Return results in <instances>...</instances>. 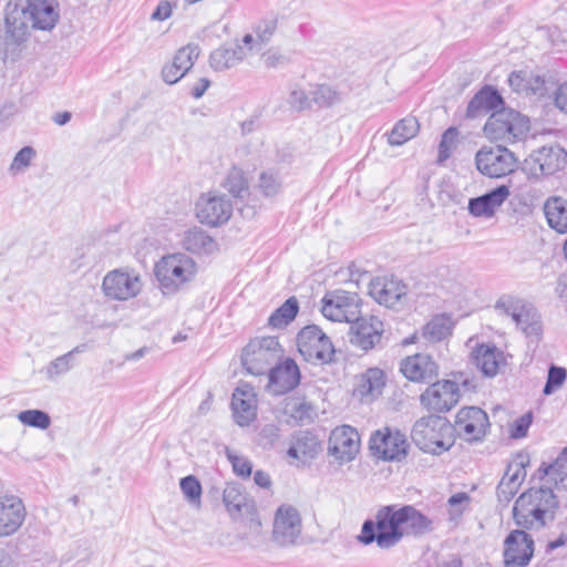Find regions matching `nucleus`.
Here are the masks:
<instances>
[{
    "mask_svg": "<svg viewBox=\"0 0 567 567\" xmlns=\"http://www.w3.org/2000/svg\"><path fill=\"white\" fill-rule=\"evenodd\" d=\"M405 536L402 508L396 505L381 507L375 514V522L368 519L363 523L360 543L369 545L377 543L381 549H390Z\"/></svg>",
    "mask_w": 567,
    "mask_h": 567,
    "instance_id": "1",
    "label": "nucleus"
},
{
    "mask_svg": "<svg viewBox=\"0 0 567 567\" xmlns=\"http://www.w3.org/2000/svg\"><path fill=\"white\" fill-rule=\"evenodd\" d=\"M415 445L426 453L440 455L453 444V427L443 417L429 415L417 420L411 431Z\"/></svg>",
    "mask_w": 567,
    "mask_h": 567,
    "instance_id": "2",
    "label": "nucleus"
},
{
    "mask_svg": "<svg viewBox=\"0 0 567 567\" xmlns=\"http://www.w3.org/2000/svg\"><path fill=\"white\" fill-rule=\"evenodd\" d=\"M282 355L284 349L277 337H257L243 349L241 364L248 373L264 375Z\"/></svg>",
    "mask_w": 567,
    "mask_h": 567,
    "instance_id": "3",
    "label": "nucleus"
},
{
    "mask_svg": "<svg viewBox=\"0 0 567 567\" xmlns=\"http://www.w3.org/2000/svg\"><path fill=\"white\" fill-rule=\"evenodd\" d=\"M529 131V121L513 109H501L484 125L486 137L494 142L515 143Z\"/></svg>",
    "mask_w": 567,
    "mask_h": 567,
    "instance_id": "4",
    "label": "nucleus"
},
{
    "mask_svg": "<svg viewBox=\"0 0 567 567\" xmlns=\"http://www.w3.org/2000/svg\"><path fill=\"white\" fill-rule=\"evenodd\" d=\"M196 272L194 260L184 255L175 254L163 257L155 266V276L159 288L165 295L175 293Z\"/></svg>",
    "mask_w": 567,
    "mask_h": 567,
    "instance_id": "5",
    "label": "nucleus"
},
{
    "mask_svg": "<svg viewBox=\"0 0 567 567\" xmlns=\"http://www.w3.org/2000/svg\"><path fill=\"white\" fill-rule=\"evenodd\" d=\"M297 347L303 359L313 364L330 363L336 353L331 339L316 324L306 326L299 331Z\"/></svg>",
    "mask_w": 567,
    "mask_h": 567,
    "instance_id": "6",
    "label": "nucleus"
},
{
    "mask_svg": "<svg viewBox=\"0 0 567 567\" xmlns=\"http://www.w3.org/2000/svg\"><path fill=\"white\" fill-rule=\"evenodd\" d=\"M302 518L299 509L290 504L280 505L274 516L271 540L275 545L288 548L300 544Z\"/></svg>",
    "mask_w": 567,
    "mask_h": 567,
    "instance_id": "7",
    "label": "nucleus"
},
{
    "mask_svg": "<svg viewBox=\"0 0 567 567\" xmlns=\"http://www.w3.org/2000/svg\"><path fill=\"white\" fill-rule=\"evenodd\" d=\"M495 309L501 316L509 317L526 336L538 337L542 333L540 316L532 305L504 296L497 300Z\"/></svg>",
    "mask_w": 567,
    "mask_h": 567,
    "instance_id": "8",
    "label": "nucleus"
},
{
    "mask_svg": "<svg viewBox=\"0 0 567 567\" xmlns=\"http://www.w3.org/2000/svg\"><path fill=\"white\" fill-rule=\"evenodd\" d=\"M198 220L210 227L226 224L233 215V204L225 194L208 192L202 194L195 205Z\"/></svg>",
    "mask_w": 567,
    "mask_h": 567,
    "instance_id": "9",
    "label": "nucleus"
},
{
    "mask_svg": "<svg viewBox=\"0 0 567 567\" xmlns=\"http://www.w3.org/2000/svg\"><path fill=\"white\" fill-rule=\"evenodd\" d=\"M321 312L331 321L353 323L361 313L360 298L343 290L329 292L322 299Z\"/></svg>",
    "mask_w": 567,
    "mask_h": 567,
    "instance_id": "10",
    "label": "nucleus"
},
{
    "mask_svg": "<svg viewBox=\"0 0 567 567\" xmlns=\"http://www.w3.org/2000/svg\"><path fill=\"white\" fill-rule=\"evenodd\" d=\"M141 277L135 271L115 269L105 275L102 282L104 295L113 300L126 301L142 290Z\"/></svg>",
    "mask_w": 567,
    "mask_h": 567,
    "instance_id": "11",
    "label": "nucleus"
},
{
    "mask_svg": "<svg viewBox=\"0 0 567 567\" xmlns=\"http://www.w3.org/2000/svg\"><path fill=\"white\" fill-rule=\"evenodd\" d=\"M476 168L492 178L503 177L515 168L514 154L504 146L483 147L475 156Z\"/></svg>",
    "mask_w": 567,
    "mask_h": 567,
    "instance_id": "12",
    "label": "nucleus"
},
{
    "mask_svg": "<svg viewBox=\"0 0 567 567\" xmlns=\"http://www.w3.org/2000/svg\"><path fill=\"white\" fill-rule=\"evenodd\" d=\"M370 449L380 458L401 461L408 454L409 443L405 434L398 430L384 427L371 436Z\"/></svg>",
    "mask_w": 567,
    "mask_h": 567,
    "instance_id": "13",
    "label": "nucleus"
},
{
    "mask_svg": "<svg viewBox=\"0 0 567 567\" xmlns=\"http://www.w3.org/2000/svg\"><path fill=\"white\" fill-rule=\"evenodd\" d=\"M534 554V540L524 530H512L504 540V567H526Z\"/></svg>",
    "mask_w": 567,
    "mask_h": 567,
    "instance_id": "14",
    "label": "nucleus"
},
{
    "mask_svg": "<svg viewBox=\"0 0 567 567\" xmlns=\"http://www.w3.org/2000/svg\"><path fill=\"white\" fill-rule=\"evenodd\" d=\"M487 426V414L477 406H468L457 412L452 427L460 437L473 442L484 437Z\"/></svg>",
    "mask_w": 567,
    "mask_h": 567,
    "instance_id": "15",
    "label": "nucleus"
},
{
    "mask_svg": "<svg viewBox=\"0 0 567 567\" xmlns=\"http://www.w3.org/2000/svg\"><path fill=\"white\" fill-rule=\"evenodd\" d=\"M460 399L457 383L443 380L431 384L422 394L421 403L435 412H445L451 410Z\"/></svg>",
    "mask_w": 567,
    "mask_h": 567,
    "instance_id": "16",
    "label": "nucleus"
},
{
    "mask_svg": "<svg viewBox=\"0 0 567 567\" xmlns=\"http://www.w3.org/2000/svg\"><path fill=\"white\" fill-rule=\"evenodd\" d=\"M566 152L558 145L544 146L533 152L526 159L530 173L537 175H553L566 165Z\"/></svg>",
    "mask_w": 567,
    "mask_h": 567,
    "instance_id": "17",
    "label": "nucleus"
},
{
    "mask_svg": "<svg viewBox=\"0 0 567 567\" xmlns=\"http://www.w3.org/2000/svg\"><path fill=\"white\" fill-rule=\"evenodd\" d=\"M359 434L349 426L343 425L336 427L329 437V454L334 456L340 463H348L352 461L359 451Z\"/></svg>",
    "mask_w": 567,
    "mask_h": 567,
    "instance_id": "18",
    "label": "nucleus"
},
{
    "mask_svg": "<svg viewBox=\"0 0 567 567\" xmlns=\"http://www.w3.org/2000/svg\"><path fill=\"white\" fill-rule=\"evenodd\" d=\"M268 390L275 395H282L297 388L300 382V370L292 359L276 363L267 372Z\"/></svg>",
    "mask_w": 567,
    "mask_h": 567,
    "instance_id": "19",
    "label": "nucleus"
},
{
    "mask_svg": "<svg viewBox=\"0 0 567 567\" xmlns=\"http://www.w3.org/2000/svg\"><path fill=\"white\" fill-rule=\"evenodd\" d=\"M383 333V323L377 317L362 318L358 317V319L351 323L350 327V342L364 350L368 351L374 348L382 338Z\"/></svg>",
    "mask_w": 567,
    "mask_h": 567,
    "instance_id": "20",
    "label": "nucleus"
},
{
    "mask_svg": "<svg viewBox=\"0 0 567 567\" xmlns=\"http://www.w3.org/2000/svg\"><path fill=\"white\" fill-rule=\"evenodd\" d=\"M369 295L378 303L393 308L406 296V286L393 277H378L370 282Z\"/></svg>",
    "mask_w": 567,
    "mask_h": 567,
    "instance_id": "21",
    "label": "nucleus"
},
{
    "mask_svg": "<svg viewBox=\"0 0 567 567\" xmlns=\"http://www.w3.org/2000/svg\"><path fill=\"white\" fill-rule=\"evenodd\" d=\"M400 371L413 382H431L437 377L439 367L429 354L417 353L403 359Z\"/></svg>",
    "mask_w": 567,
    "mask_h": 567,
    "instance_id": "22",
    "label": "nucleus"
},
{
    "mask_svg": "<svg viewBox=\"0 0 567 567\" xmlns=\"http://www.w3.org/2000/svg\"><path fill=\"white\" fill-rule=\"evenodd\" d=\"M25 518V507L18 496L7 495L0 499V536L14 534Z\"/></svg>",
    "mask_w": 567,
    "mask_h": 567,
    "instance_id": "23",
    "label": "nucleus"
},
{
    "mask_svg": "<svg viewBox=\"0 0 567 567\" xmlns=\"http://www.w3.org/2000/svg\"><path fill=\"white\" fill-rule=\"evenodd\" d=\"M526 456L518 455L516 460L508 464L503 478L497 486V497L499 502L508 503L518 492L520 484L526 477Z\"/></svg>",
    "mask_w": 567,
    "mask_h": 567,
    "instance_id": "24",
    "label": "nucleus"
},
{
    "mask_svg": "<svg viewBox=\"0 0 567 567\" xmlns=\"http://www.w3.org/2000/svg\"><path fill=\"white\" fill-rule=\"evenodd\" d=\"M231 410L238 425H249L257 416V398L254 389L248 385L237 388L233 393Z\"/></svg>",
    "mask_w": 567,
    "mask_h": 567,
    "instance_id": "25",
    "label": "nucleus"
},
{
    "mask_svg": "<svg viewBox=\"0 0 567 567\" xmlns=\"http://www.w3.org/2000/svg\"><path fill=\"white\" fill-rule=\"evenodd\" d=\"M24 8L31 18L33 29L48 31L59 21L56 0H28Z\"/></svg>",
    "mask_w": 567,
    "mask_h": 567,
    "instance_id": "26",
    "label": "nucleus"
},
{
    "mask_svg": "<svg viewBox=\"0 0 567 567\" xmlns=\"http://www.w3.org/2000/svg\"><path fill=\"white\" fill-rule=\"evenodd\" d=\"M32 28L31 18L23 6L8 3L6 9V29L8 38L16 44L27 40Z\"/></svg>",
    "mask_w": 567,
    "mask_h": 567,
    "instance_id": "27",
    "label": "nucleus"
},
{
    "mask_svg": "<svg viewBox=\"0 0 567 567\" xmlns=\"http://www.w3.org/2000/svg\"><path fill=\"white\" fill-rule=\"evenodd\" d=\"M515 523L526 529H539L553 518L544 513V509L535 507L528 497L519 496L513 508Z\"/></svg>",
    "mask_w": 567,
    "mask_h": 567,
    "instance_id": "28",
    "label": "nucleus"
},
{
    "mask_svg": "<svg viewBox=\"0 0 567 567\" xmlns=\"http://www.w3.org/2000/svg\"><path fill=\"white\" fill-rule=\"evenodd\" d=\"M508 196V187L504 185L498 186L482 196L471 198L468 202V212L475 217H492Z\"/></svg>",
    "mask_w": 567,
    "mask_h": 567,
    "instance_id": "29",
    "label": "nucleus"
},
{
    "mask_svg": "<svg viewBox=\"0 0 567 567\" xmlns=\"http://www.w3.org/2000/svg\"><path fill=\"white\" fill-rule=\"evenodd\" d=\"M320 443L316 435L308 431H299L291 437L287 455L301 463H306L317 456Z\"/></svg>",
    "mask_w": 567,
    "mask_h": 567,
    "instance_id": "30",
    "label": "nucleus"
},
{
    "mask_svg": "<svg viewBox=\"0 0 567 567\" xmlns=\"http://www.w3.org/2000/svg\"><path fill=\"white\" fill-rule=\"evenodd\" d=\"M249 53L245 44L224 45L212 52L210 66L215 71H225L238 65Z\"/></svg>",
    "mask_w": 567,
    "mask_h": 567,
    "instance_id": "31",
    "label": "nucleus"
},
{
    "mask_svg": "<svg viewBox=\"0 0 567 567\" xmlns=\"http://www.w3.org/2000/svg\"><path fill=\"white\" fill-rule=\"evenodd\" d=\"M474 364L486 377H494L497 374L502 363H504V355L495 346L481 344L472 352Z\"/></svg>",
    "mask_w": 567,
    "mask_h": 567,
    "instance_id": "32",
    "label": "nucleus"
},
{
    "mask_svg": "<svg viewBox=\"0 0 567 567\" xmlns=\"http://www.w3.org/2000/svg\"><path fill=\"white\" fill-rule=\"evenodd\" d=\"M504 101L499 93L489 86H485L477 92L470 101L466 110V116L475 118L487 114L492 110H496L503 105Z\"/></svg>",
    "mask_w": 567,
    "mask_h": 567,
    "instance_id": "33",
    "label": "nucleus"
},
{
    "mask_svg": "<svg viewBox=\"0 0 567 567\" xmlns=\"http://www.w3.org/2000/svg\"><path fill=\"white\" fill-rule=\"evenodd\" d=\"M223 502L234 518L249 513L254 508V502L240 489L237 484H227L223 492Z\"/></svg>",
    "mask_w": 567,
    "mask_h": 567,
    "instance_id": "34",
    "label": "nucleus"
},
{
    "mask_svg": "<svg viewBox=\"0 0 567 567\" xmlns=\"http://www.w3.org/2000/svg\"><path fill=\"white\" fill-rule=\"evenodd\" d=\"M384 373L378 368L368 369L355 385L354 392L365 400H373L381 394L384 386Z\"/></svg>",
    "mask_w": 567,
    "mask_h": 567,
    "instance_id": "35",
    "label": "nucleus"
},
{
    "mask_svg": "<svg viewBox=\"0 0 567 567\" xmlns=\"http://www.w3.org/2000/svg\"><path fill=\"white\" fill-rule=\"evenodd\" d=\"M84 351V346H76L69 352L50 361L42 370L45 379L55 382L74 368L75 355Z\"/></svg>",
    "mask_w": 567,
    "mask_h": 567,
    "instance_id": "36",
    "label": "nucleus"
},
{
    "mask_svg": "<svg viewBox=\"0 0 567 567\" xmlns=\"http://www.w3.org/2000/svg\"><path fill=\"white\" fill-rule=\"evenodd\" d=\"M277 29V21L274 19L260 22L254 33H248L243 38V43L249 52H260L268 44Z\"/></svg>",
    "mask_w": 567,
    "mask_h": 567,
    "instance_id": "37",
    "label": "nucleus"
},
{
    "mask_svg": "<svg viewBox=\"0 0 567 567\" xmlns=\"http://www.w3.org/2000/svg\"><path fill=\"white\" fill-rule=\"evenodd\" d=\"M406 535H423L433 530V522L411 505L401 506Z\"/></svg>",
    "mask_w": 567,
    "mask_h": 567,
    "instance_id": "38",
    "label": "nucleus"
},
{
    "mask_svg": "<svg viewBox=\"0 0 567 567\" xmlns=\"http://www.w3.org/2000/svg\"><path fill=\"white\" fill-rule=\"evenodd\" d=\"M544 212L549 226L559 233L567 230V200L551 197L546 200Z\"/></svg>",
    "mask_w": 567,
    "mask_h": 567,
    "instance_id": "39",
    "label": "nucleus"
},
{
    "mask_svg": "<svg viewBox=\"0 0 567 567\" xmlns=\"http://www.w3.org/2000/svg\"><path fill=\"white\" fill-rule=\"evenodd\" d=\"M183 246L194 254H210L216 249V241L200 228H193L185 233Z\"/></svg>",
    "mask_w": 567,
    "mask_h": 567,
    "instance_id": "40",
    "label": "nucleus"
},
{
    "mask_svg": "<svg viewBox=\"0 0 567 567\" xmlns=\"http://www.w3.org/2000/svg\"><path fill=\"white\" fill-rule=\"evenodd\" d=\"M420 130V124L414 116L400 120L389 134V144L400 146L413 138Z\"/></svg>",
    "mask_w": 567,
    "mask_h": 567,
    "instance_id": "41",
    "label": "nucleus"
},
{
    "mask_svg": "<svg viewBox=\"0 0 567 567\" xmlns=\"http://www.w3.org/2000/svg\"><path fill=\"white\" fill-rule=\"evenodd\" d=\"M520 496L528 497L535 507L544 509V513L554 519V514L558 507V502L549 487L530 488L529 491L523 493Z\"/></svg>",
    "mask_w": 567,
    "mask_h": 567,
    "instance_id": "42",
    "label": "nucleus"
},
{
    "mask_svg": "<svg viewBox=\"0 0 567 567\" xmlns=\"http://www.w3.org/2000/svg\"><path fill=\"white\" fill-rule=\"evenodd\" d=\"M450 333V320L444 316L433 317L422 329V337L432 343L445 339Z\"/></svg>",
    "mask_w": 567,
    "mask_h": 567,
    "instance_id": "43",
    "label": "nucleus"
},
{
    "mask_svg": "<svg viewBox=\"0 0 567 567\" xmlns=\"http://www.w3.org/2000/svg\"><path fill=\"white\" fill-rule=\"evenodd\" d=\"M299 310L298 301L295 297L287 299L268 319V324L274 328L286 327L295 319Z\"/></svg>",
    "mask_w": 567,
    "mask_h": 567,
    "instance_id": "44",
    "label": "nucleus"
},
{
    "mask_svg": "<svg viewBox=\"0 0 567 567\" xmlns=\"http://www.w3.org/2000/svg\"><path fill=\"white\" fill-rule=\"evenodd\" d=\"M285 413L288 414L296 423H307L312 420L315 409L305 400L290 399L286 402Z\"/></svg>",
    "mask_w": 567,
    "mask_h": 567,
    "instance_id": "45",
    "label": "nucleus"
},
{
    "mask_svg": "<svg viewBox=\"0 0 567 567\" xmlns=\"http://www.w3.org/2000/svg\"><path fill=\"white\" fill-rule=\"evenodd\" d=\"M224 187L236 198H245L249 194V186L245 174L237 167L228 172Z\"/></svg>",
    "mask_w": 567,
    "mask_h": 567,
    "instance_id": "46",
    "label": "nucleus"
},
{
    "mask_svg": "<svg viewBox=\"0 0 567 567\" xmlns=\"http://www.w3.org/2000/svg\"><path fill=\"white\" fill-rule=\"evenodd\" d=\"M199 53L200 50L198 45L187 44L176 52L173 63L177 69H179V71L187 73L194 65V62L198 59Z\"/></svg>",
    "mask_w": 567,
    "mask_h": 567,
    "instance_id": "47",
    "label": "nucleus"
},
{
    "mask_svg": "<svg viewBox=\"0 0 567 567\" xmlns=\"http://www.w3.org/2000/svg\"><path fill=\"white\" fill-rule=\"evenodd\" d=\"M179 487L186 501L198 508L202 498V485L198 478L194 475L183 477L179 482Z\"/></svg>",
    "mask_w": 567,
    "mask_h": 567,
    "instance_id": "48",
    "label": "nucleus"
},
{
    "mask_svg": "<svg viewBox=\"0 0 567 567\" xmlns=\"http://www.w3.org/2000/svg\"><path fill=\"white\" fill-rule=\"evenodd\" d=\"M17 417L23 425L40 430H47L51 425L50 415L42 410H24Z\"/></svg>",
    "mask_w": 567,
    "mask_h": 567,
    "instance_id": "49",
    "label": "nucleus"
},
{
    "mask_svg": "<svg viewBox=\"0 0 567 567\" xmlns=\"http://www.w3.org/2000/svg\"><path fill=\"white\" fill-rule=\"evenodd\" d=\"M281 186L282 181L278 173L274 171H266L260 174L258 187L265 196L270 197L277 195L280 192Z\"/></svg>",
    "mask_w": 567,
    "mask_h": 567,
    "instance_id": "50",
    "label": "nucleus"
},
{
    "mask_svg": "<svg viewBox=\"0 0 567 567\" xmlns=\"http://www.w3.org/2000/svg\"><path fill=\"white\" fill-rule=\"evenodd\" d=\"M310 94L312 103L320 107H329L340 101L339 93L328 85H318Z\"/></svg>",
    "mask_w": 567,
    "mask_h": 567,
    "instance_id": "51",
    "label": "nucleus"
},
{
    "mask_svg": "<svg viewBox=\"0 0 567 567\" xmlns=\"http://www.w3.org/2000/svg\"><path fill=\"white\" fill-rule=\"evenodd\" d=\"M566 378H567V371L565 368L557 367L554 364L550 365V368L548 370L547 381L544 386L543 393L545 395H550L556 390L561 388V385L566 381Z\"/></svg>",
    "mask_w": 567,
    "mask_h": 567,
    "instance_id": "52",
    "label": "nucleus"
},
{
    "mask_svg": "<svg viewBox=\"0 0 567 567\" xmlns=\"http://www.w3.org/2000/svg\"><path fill=\"white\" fill-rule=\"evenodd\" d=\"M35 156V151L31 146L22 147L14 156L11 165L10 172L12 174L22 173L28 168L31 164V161Z\"/></svg>",
    "mask_w": 567,
    "mask_h": 567,
    "instance_id": "53",
    "label": "nucleus"
},
{
    "mask_svg": "<svg viewBox=\"0 0 567 567\" xmlns=\"http://www.w3.org/2000/svg\"><path fill=\"white\" fill-rule=\"evenodd\" d=\"M458 132L454 127L447 128L443 135L442 140L439 146V162H444L447 159L452 151L454 150L456 145V138H457Z\"/></svg>",
    "mask_w": 567,
    "mask_h": 567,
    "instance_id": "54",
    "label": "nucleus"
},
{
    "mask_svg": "<svg viewBox=\"0 0 567 567\" xmlns=\"http://www.w3.org/2000/svg\"><path fill=\"white\" fill-rule=\"evenodd\" d=\"M289 105L296 111H303L311 107V94L308 95L303 90L295 87L288 97Z\"/></svg>",
    "mask_w": 567,
    "mask_h": 567,
    "instance_id": "55",
    "label": "nucleus"
},
{
    "mask_svg": "<svg viewBox=\"0 0 567 567\" xmlns=\"http://www.w3.org/2000/svg\"><path fill=\"white\" fill-rule=\"evenodd\" d=\"M227 457L233 465L234 472L243 477H249L251 474L252 465L251 463L244 456H239L230 452L226 451Z\"/></svg>",
    "mask_w": 567,
    "mask_h": 567,
    "instance_id": "56",
    "label": "nucleus"
},
{
    "mask_svg": "<svg viewBox=\"0 0 567 567\" xmlns=\"http://www.w3.org/2000/svg\"><path fill=\"white\" fill-rule=\"evenodd\" d=\"M549 85H554L551 76L547 79L546 76L536 75L527 80L528 92L535 95H545L549 93Z\"/></svg>",
    "mask_w": 567,
    "mask_h": 567,
    "instance_id": "57",
    "label": "nucleus"
},
{
    "mask_svg": "<svg viewBox=\"0 0 567 567\" xmlns=\"http://www.w3.org/2000/svg\"><path fill=\"white\" fill-rule=\"evenodd\" d=\"M447 503L451 507V517L456 518L463 514L464 505L470 503V496L464 492L456 493L449 498Z\"/></svg>",
    "mask_w": 567,
    "mask_h": 567,
    "instance_id": "58",
    "label": "nucleus"
},
{
    "mask_svg": "<svg viewBox=\"0 0 567 567\" xmlns=\"http://www.w3.org/2000/svg\"><path fill=\"white\" fill-rule=\"evenodd\" d=\"M532 424V414L527 413L518 417L511 425V436L513 439H522L525 437L528 431V427Z\"/></svg>",
    "mask_w": 567,
    "mask_h": 567,
    "instance_id": "59",
    "label": "nucleus"
},
{
    "mask_svg": "<svg viewBox=\"0 0 567 567\" xmlns=\"http://www.w3.org/2000/svg\"><path fill=\"white\" fill-rule=\"evenodd\" d=\"M262 63L266 68L275 69L288 62V58L278 50H268L261 55Z\"/></svg>",
    "mask_w": 567,
    "mask_h": 567,
    "instance_id": "60",
    "label": "nucleus"
},
{
    "mask_svg": "<svg viewBox=\"0 0 567 567\" xmlns=\"http://www.w3.org/2000/svg\"><path fill=\"white\" fill-rule=\"evenodd\" d=\"M260 441L265 445H274L280 437V429L275 424H266L259 433Z\"/></svg>",
    "mask_w": 567,
    "mask_h": 567,
    "instance_id": "61",
    "label": "nucleus"
},
{
    "mask_svg": "<svg viewBox=\"0 0 567 567\" xmlns=\"http://www.w3.org/2000/svg\"><path fill=\"white\" fill-rule=\"evenodd\" d=\"M186 73L183 71H179L175 66V64L172 62L171 64H167L162 70V78L164 82L168 84H175L178 82Z\"/></svg>",
    "mask_w": 567,
    "mask_h": 567,
    "instance_id": "62",
    "label": "nucleus"
},
{
    "mask_svg": "<svg viewBox=\"0 0 567 567\" xmlns=\"http://www.w3.org/2000/svg\"><path fill=\"white\" fill-rule=\"evenodd\" d=\"M508 84L517 93H528L527 80L522 72H512L508 76Z\"/></svg>",
    "mask_w": 567,
    "mask_h": 567,
    "instance_id": "63",
    "label": "nucleus"
},
{
    "mask_svg": "<svg viewBox=\"0 0 567 567\" xmlns=\"http://www.w3.org/2000/svg\"><path fill=\"white\" fill-rule=\"evenodd\" d=\"M555 105L563 112L567 113V82L561 83L554 91Z\"/></svg>",
    "mask_w": 567,
    "mask_h": 567,
    "instance_id": "64",
    "label": "nucleus"
}]
</instances>
